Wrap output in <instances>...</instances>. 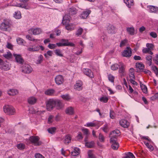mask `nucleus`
<instances>
[{"label":"nucleus","mask_w":158,"mask_h":158,"mask_svg":"<svg viewBox=\"0 0 158 158\" xmlns=\"http://www.w3.org/2000/svg\"><path fill=\"white\" fill-rule=\"evenodd\" d=\"M56 129L55 127H52L48 129V131L49 133L53 134L55 133Z\"/></svg>","instance_id":"49530a36"},{"label":"nucleus","mask_w":158,"mask_h":158,"mask_svg":"<svg viewBox=\"0 0 158 158\" xmlns=\"http://www.w3.org/2000/svg\"><path fill=\"white\" fill-rule=\"evenodd\" d=\"M3 109L4 111L7 114L13 115L15 113V109L11 106H5L3 107Z\"/></svg>","instance_id":"f03ea898"},{"label":"nucleus","mask_w":158,"mask_h":158,"mask_svg":"<svg viewBox=\"0 0 158 158\" xmlns=\"http://www.w3.org/2000/svg\"><path fill=\"white\" fill-rule=\"evenodd\" d=\"M135 66L136 67L139 68L141 71L144 68V65L141 63H136Z\"/></svg>","instance_id":"2f4dec72"},{"label":"nucleus","mask_w":158,"mask_h":158,"mask_svg":"<svg viewBox=\"0 0 158 158\" xmlns=\"http://www.w3.org/2000/svg\"><path fill=\"white\" fill-rule=\"evenodd\" d=\"M64 139V143L66 144H68L71 141L72 137L70 135L67 134L65 135Z\"/></svg>","instance_id":"a211bd4d"},{"label":"nucleus","mask_w":158,"mask_h":158,"mask_svg":"<svg viewBox=\"0 0 158 158\" xmlns=\"http://www.w3.org/2000/svg\"><path fill=\"white\" fill-rule=\"evenodd\" d=\"M120 125L124 128H127L129 126V123L127 120L122 119L119 122Z\"/></svg>","instance_id":"ddd939ff"},{"label":"nucleus","mask_w":158,"mask_h":158,"mask_svg":"<svg viewBox=\"0 0 158 158\" xmlns=\"http://www.w3.org/2000/svg\"><path fill=\"white\" fill-rule=\"evenodd\" d=\"M68 11L70 15H73L76 14L77 12L76 8L74 7H72L68 9Z\"/></svg>","instance_id":"412c9836"},{"label":"nucleus","mask_w":158,"mask_h":158,"mask_svg":"<svg viewBox=\"0 0 158 158\" xmlns=\"http://www.w3.org/2000/svg\"><path fill=\"white\" fill-rule=\"evenodd\" d=\"M88 155L89 158H95L94 155L92 154V152L90 150L88 152Z\"/></svg>","instance_id":"69168bd1"},{"label":"nucleus","mask_w":158,"mask_h":158,"mask_svg":"<svg viewBox=\"0 0 158 158\" xmlns=\"http://www.w3.org/2000/svg\"><path fill=\"white\" fill-rule=\"evenodd\" d=\"M61 41V42H65V44L66 45L65 46H70L71 47H74L75 46L74 44L72 43L69 42L68 40L62 39Z\"/></svg>","instance_id":"393cba45"},{"label":"nucleus","mask_w":158,"mask_h":158,"mask_svg":"<svg viewBox=\"0 0 158 158\" xmlns=\"http://www.w3.org/2000/svg\"><path fill=\"white\" fill-rule=\"evenodd\" d=\"M124 158H135V157L132 153L129 152L127 156Z\"/></svg>","instance_id":"3c124183"},{"label":"nucleus","mask_w":158,"mask_h":158,"mask_svg":"<svg viewBox=\"0 0 158 158\" xmlns=\"http://www.w3.org/2000/svg\"><path fill=\"white\" fill-rule=\"evenodd\" d=\"M48 46V48L51 49H53L56 47L55 44H49Z\"/></svg>","instance_id":"0e129e2a"},{"label":"nucleus","mask_w":158,"mask_h":158,"mask_svg":"<svg viewBox=\"0 0 158 158\" xmlns=\"http://www.w3.org/2000/svg\"><path fill=\"white\" fill-rule=\"evenodd\" d=\"M3 56L5 58L7 59H10L11 58L12 55L10 52H7V54H5L3 55Z\"/></svg>","instance_id":"c9c22d12"},{"label":"nucleus","mask_w":158,"mask_h":158,"mask_svg":"<svg viewBox=\"0 0 158 158\" xmlns=\"http://www.w3.org/2000/svg\"><path fill=\"white\" fill-rule=\"evenodd\" d=\"M75 25L72 24H69L65 26V28L68 30L72 31L73 30Z\"/></svg>","instance_id":"7c9ffc66"},{"label":"nucleus","mask_w":158,"mask_h":158,"mask_svg":"<svg viewBox=\"0 0 158 158\" xmlns=\"http://www.w3.org/2000/svg\"><path fill=\"white\" fill-rule=\"evenodd\" d=\"M131 54L132 51L131 48L130 47H127L123 52L122 55L123 56L129 57L131 56Z\"/></svg>","instance_id":"423d86ee"},{"label":"nucleus","mask_w":158,"mask_h":158,"mask_svg":"<svg viewBox=\"0 0 158 158\" xmlns=\"http://www.w3.org/2000/svg\"><path fill=\"white\" fill-rule=\"evenodd\" d=\"M11 25L10 21L9 19H5L0 26V29L3 31H6L7 28H9Z\"/></svg>","instance_id":"7ed1b4c3"},{"label":"nucleus","mask_w":158,"mask_h":158,"mask_svg":"<svg viewBox=\"0 0 158 158\" xmlns=\"http://www.w3.org/2000/svg\"><path fill=\"white\" fill-rule=\"evenodd\" d=\"M34 51H39L40 48L42 51H43L44 50V48L42 46H34Z\"/></svg>","instance_id":"e433bc0d"},{"label":"nucleus","mask_w":158,"mask_h":158,"mask_svg":"<svg viewBox=\"0 0 158 158\" xmlns=\"http://www.w3.org/2000/svg\"><path fill=\"white\" fill-rule=\"evenodd\" d=\"M0 68L2 70L4 71H8L10 69V66L9 64L4 62V64L0 67Z\"/></svg>","instance_id":"4be33fe9"},{"label":"nucleus","mask_w":158,"mask_h":158,"mask_svg":"<svg viewBox=\"0 0 158 158\" xmlns=\"http://www.w3.org/2000/svg\"><path fill=\"white\" fill-rule=\"evenodd\" d=\"M140 87L143 92L145 94H147L148 92L147 86L145 85L142 84L141 83H140Z\"/></svg>","instance_id":"c85d7f7f"},{"label":"nucleus","mask_w":158,"mask_h":158,"mask_svg":"<svg viewBox=\"0 0 158 158\" xmlns=\"http://www.w3.org/2000/svg\"><path fill=\"white\" fill-rule=\"evenodd\" d=\"M17 43L19 44H22L24 41V40L21 38H18L17 40Z\"/></svg>","instance_id":"bf43d9fd"},{"label":"nucleus","mask_w":158,"mask_h":158,"mask_svg":"<svg viewBox=\"0 0 158 158\" xmlns=\"http://www.w3.org/2000/svg\"><path fill=\"white\" fill-rule=\"evenodd\" d=\"M55 82L57 85L62 84L64 81V79L63 77L60 75L56 76L55 78Z\"/></svg>","instance_id":"0eeeda50"},{"label":"nucleus","mask_w":158,"mask_h":158,"mask_svg":"<svg viewBox=\"0 0 158 158\" xmlns=\"http://www.w3.org/2000/svg\"><path fill=\"white\" fill-rule=\"evenodd\" d=\"M43 56L41 54L38 57V59L36 61V63L37 64L41 63L43 61Z\"/></svg>","instance_id":"473e14b6"},{"label":"nucleus","mask_w":158,"mask_h":158,"mask_svg":"<svg viewBox=\"0 0 158 158\" xmlns=\"http://www.w3.org/2000/svg\"><path fill=\"white\" fill-rule=\"evenodd\" d=\"M40 138L37 136H31L29 138L30 143L35 146H39L42 144V142L40 141Z\"/></svg>","instance_id":"f257e3e1"},{"label":"nucleus","mask_w":158,"mask_h":158,"mask_svg":"<svg viewBox=\"0 0 158 158\" xmlns=\"http://www.w3.org/2000/svg\"><path fill=\"white\" fill-rule=\"evenodd\" d=\"M119 66V63L118 64H115L111 66V68L112 70L115 71L117 70L118 69Z\"/></svg>","instance_id":"79ce46f5"},{"label":"nucleus","mask_w":158,"mask_h":158,"mask_svg":"<svg viewBox=\"0 0 158 158\" xmlns=\"http://www.w3.org/2000/svg\"><path fill=\"white\" fill-rule=\"evenodd\" d=\"M14 17L16 19H20L21 18V13L20 11L15 12L14 15Z\"/></svg>","instance_id":"58836bf2"},{"label":"nucleus","mask_w":158,"mask_h":158,"mask_svg":"<svg viewBox=\"0 0 158 158\" xmlns=\"http://www.w3.org/2000/svg\"><path fill=\"white\" fill-rule=\"evenodd\" d=\"M14 56L15 57L16 61L20 64L23 63V60L20 55L14 54Z\"/></svg>","instance_id":"dca6fc26"},{"label":"nucleus","mask_w":158,"mask_h":158,"mask_svg":"<svg viewBox=\"0 0 158 158\" xmlns=\"http://www.w3.org/2000/svg\"><path fill=\"white\" fill-rule=\"evenodd\" d=\"M65 112L67 114L72 115L74 114L73 109L72 107H70L66 109Z\"/></svg>","instance_id":"a878e982"},{"label":"nucleus","mask_w":158,"mask_h":158,"mask_svg":"<svg viewBox=\"0 0 158 158\" xmlns=\"http://www.w3.org/2000/svg\"><path fill=\"white\" fill-rule=\"evenodd\" d=\"M8 94L10 95H14L18 93L17 90L15 89H10L8 92Z\"/></svg>","instance_id":"bb28decb"},{"label":"nucleus","mask_w":158,"mask_h":158,"mask_svg":"<svg viewBox=\"0 0 158 158\" xmlns=\"http://www.w3.org/2000/svg\"><path fill=\"white\" fill-rule=\"evenodd\" d=\"M53 116L52 115H50L48 119V123H52L53 121Z\"/></svg>","instance_id":"338daca9"},{"label":"nucleus","mask_w":158,"mask_h":158,"mask_svg":"<svg viewBox=\"0 0 158 158\" xmlns=\"http://www.w3.org/2000/svg\"><path fill=\"white\" fill-rule=\"evenodd\" d=\"M146 47L149 48L150 50H152L153 49L154 46L152 44L147 43L146 44Z\"/></svg>","instance_id":"4d7b16f0"},{"label":"nucleus","mask_w":158,"mask_h":158,"mask_svg":"<svg viewBox=\"0 0 158 158\" xmlns=\"http://www.w3.org/2000/svg\"><path fill=\"white\" fill-rule=\"evenodd\" d=\"M35 156V158H45L43 156L39 153H36Z\"/></svg>","instance_id":"e2e57ef3"},{"label":"nucleus","mask_w":158,"mask_h":158,"mask_svg":"<svg viewBox=\"0 0 158 158\" xmlns=\"http://www.w3.org/2000/svg\"><path fill=\"white\" fill-rule=\"evenodd\" d=\"M32 69L30 66L28 64H25L22 67V71L26 73H31Z\"/></svg>","instance_id":"39448f33"},{"label":"nucleus","mask_w":158,"mask_h":158,"mask_svg":"<svg viewBox=\"0 0 158 158\" xmlns=\"http://www.w3.org/2000/svg\"><path fill=\"white\" fill-rule=\"evenodd\" d=\"M82 83L81 81H77L76 84L74 85V88L77 90H80L82 89Z\"/></svg>","instance_id":"f8f14e48"},{"label":"nucleus","mask_w":158,"mask_h":158,"mask_svg":"<svg viewBox=\"0 0 158 158\" xmlns=\"http://www.w3.org/2000/svg\"><path fill=\"white\" fill-rule=\"evenodd\" d=\"M80 149L78 148H75L74 151L71 152V155L73 156L78 155L79 153Z\"/></svg>","instance_id":"cd10ccee"},{"label":"nucleus","mask_w":158,"mask_h":158,"mask_svg":"<svg viewBox=\"0 0 158 158\" xmlns=\"http://www.w3.org/2000/svg\"><path fill=\"white\" fill-rule=\"evenodd\" d=\"M83 71L85 74L91 78H94V75L91 70L86 68L84 69Z\"/></svg>","instance_id":"9d476101"},{"label":"nucleus","mask_w":158,"mask_h":158,"mask_svg":"<svg viewBox=\"0 0 158 158\" xmlns=\"http://www.w3.org/2000/svg\"><path fill=\"white\" fill-rule=\"evenodd\" d=\"M91 11L89 10H87L86 11H83L81 14V17L84 19L86 18L89 15Z\"/></svg>","instance_id":"f3484780"},{"label":"nucleus","mask_w":158,"mask_h":158,"mask_svg":"<svg viewBox=\"0 0 158 158\" xmlns=\"http://www.w3.org/2000/svg\"><path fill=\"white\" fill-rule=\"evenodd\" d=\"M99 139L101 142H103L104 141V137L101 133H100L99 134Z\"/></svg>","instance_id":"052dcab7"},{"label":"nucleus","mask_w":158,"mask_h":158,"mask_svg":"<svg viewBox=\"0 0 158 158\" xmlns=\"http://www.w3.org/2000/svg\"><path fill=\"white\" fill-rule=\"evenodd\" d=\"M53 54V52L52 51H47V53L44 54V56L46 58H48V55L49 56H52Z\"/></svg>","instance_id":"37998d69"},{"label":"nucleus","mask_w":158,"mask_h":158,"mask_svg":"<svg viewBox=\"0 0 158 158\" xmlns=\"http://www.w3.org/2000/svg\"><path fill=\"white\" fill-rule=\"evenodd\" d=\"M26 38L28 40H30L31 41H37V40H38L37 39H35L33 38H32L29 35H26Z\"/></svg>","instance_id":"6e6d98bb"},{"label":"nucleus","mask_w":158,"mask_h":158,"mask_svg":"<svg viewBox=\"0 0 158 158\" xmlns=\"http://www.w3.org/2000/svg\"><path fill=\"white\" fill-rule=\"evenodd\" d=\"M55 102V106L56 109L58 110H59L62 109L63 106V103L61 102L59 100L54 99Z\"/></svg>","instance_id":"9b49d317"},{"label":"nucleus","mask_w":158,"mask_h":158,"mask_svg":"<svg viewBox=\"0 0 158 158\" xmlns=\"http://www.w3.org/2000/svg\"><path fill=\"white\" fill-rule=\"evenodd\" d=\"M82 131L86 136H88L89 135V130L87 129L83 128L82 129Z\"/></svg>","instance_id":"603ef678"},{"label":"nucleus","mask_w":158,"mask_h":158,"mask_svg":"<svg viewBox=\"0 0 158 158\" xmlns=\"http://www.w3.org/2000/svg\"><path fill=\"white\" fill-rule=\"evenodd\" d=\"M55 53L56 55L59 56H63V55L61 53V51L59 49H56L55 50Z\"/></svg>","instance_id":"09e8293b"},{"label":"nucleus","mask_w":158,"mask_h":158,"mask_svg":"<svg viewBox=\"0 0 158 158\" xmlns=\"http://www.w3.org/2000/svg\"><path fill=\"white\" fill-rule=\"evenodd\" d=\"M102 129L103 131L106 133L107 132L109 131L108 127L107 124L104 125Z\"/></svg>","instance_id":"5fc2aeb1"},{"label":"nucleus","mask_w":158,"mask_h":158,"mask_svg":"<svg viewBox=\"0 0 158 158\" xmlns=\"http://www.w3.org/2000/svg\"><path fill=\"white\" fill-rule=\"evenodd\" d=\"M54 93V90L53 89H49L45 92V94L49 95H52Z\"/></svg>","instance_id":"ea45409f"},{"label":"nucleus","mask_w":158,"mask_h":158,"mask_svg":"<svg viewBox=\"0 0 158 158\" xmlns=\"http://www.w3.org/2000/svg\"><path fill=\"white\" fill-rule=\"evenodd\" d=\"M54 99H50L46 103L47 109L48 111L52 110L55 106Z\"/></svg>","instance_id":"20e7f679"},{"label":"nucleus","mask_w":158,"mask_h":158,"mask_svg":"<svg viewBox=\"0 0 158 158\" xmlns=\"http://www.w3.org/2000/svg\"><path fill=\"white\" fill-rule=\"evenodd\" d=\"M61 97L64 100L68 101L71 99V98L69 94L63 95H61Z\"/></svg>","instance_id":"a19ab883"},{"label":"nucleus","mask_w":158,"mask_h":158,"mask_svg":"<svg viewBox=\"0 0 158 158\" xmlns=\"http://www.w3.org/2000/svg\"><path fill=\"white\" fill-rule=\"evenodd\" d=\"M17 147L19 150H22L25 147V145L23 143L18 144L16 145Z\"/></svg>","instance_id":"c03bdc74"},{"label":"nucleus","mask_w":158,"mask_h":158,"mask_svg":"<svg viewBox=\"0 0 158 158\" xmlns=\"http://www.w3.org/2000/svg\"><path fill=\"white\" fill-rule=\"evenodd\" d=\"M146 59L149 63V65L150 66L152 64V56H148L146 57Z\"/></svg>","instance_id":"a18cd8bd"},{"label":"nucleus","mask_w":158,"mask_h":158,"mask_svg":"<svg viewBox=\"0 0 158 158\" xmlns=\"http://www.w3.org/2000/svg\"><path fill=\"white\" fill-rule=\"evenodd\" d=\"M119 72L122 74H123L125 71V66L121 62H119Z\"/></svg>","instance_id":"6ab92c4d"},{"label":"nucleus","mask_w":158,"mask_h":158,"mask_svg":"<svg viewBox=\"0 0 158 158\" xmlns=\"http://www.w3.org/2000/svg\"><path fill=\"white\" fill-rule=\"evenodd\" d=\"M157 98H158V93H156L151 97V99L152 100H154Z\"/></svg>","instance_id":"680f3d73"},{"label":"nucleus","mask_w":158,"mask_h":158,"mask_svg":"<svg viewBox=\"0 0 158 158\" xmlns=\"http://www.w3.org/2000/svg\"><path fill=\"white\" fill-rule=\"evenodd\" d=\"M110 143L112 144V148L114 150H117L119 147L118 143L114 139H112V138L110 139Z\"/></svg>","instance_id":"6e6552de"},{"label":"nucleus","mask_w":158,"mask_h":158,"mask_svg":"<svg viewBox=\"0 0 158 158\" xmlns=\"http://www.w3.org/2000/svg\"><path fill=\"white\" fill-rule=\"evenodd\" d=\"M127 32L131 35H133L134 33V29L133 27H130L127 28Z\"/></svg>","instance_id":"4c0bfd02"},{"label":"nucleus","mask_w":158,"mask_h":158,"mask_svg":"<svg viewBox=\"0 0 158 158\" xmlns=\"http://www.w3.org/2000/svg\"><path fill=\"white\" fill-rule=\"evenodd\" d=\"M107 30L108 33L113 34L115 33V28L113 25H109L107 27Z\"/></svg>","instance_id":"4468645a"},{"label":"nucleus","mask_w":158,"mask_h":158,"mask_svg":"<svg viewBox=\"0 0 158 158\" xmlns=\"http://www.w3.org/2000/svg\"><path fill=\"white\" fill-rule=\"evenodd\" d=\"M151 12H156L158 10V7L153 6H150L149 7Z\"/></svg>","instance_id":"f704fd0d"},{"label":"nucleus","mask_w":158,"mask_h":158,"mask_svg":"<svg viewBox=\"0 0 158 158\" xmlns=\"http://www.w3.org/2000/svg\"><path fill=\"white\" fill-rule=\"evenodd\" d=\"M69 20L70 17L68 15H65L63 17L62 23L64 25H65L69 22Z\"/></svg>","instance_id":"aec40b11"},{"label":"nucleus","mask_w":158,"mask_h":158,"mask_svg":"<svg viewBox=\"0 0 158 158\" xmlns=\"http://www.w3.org/2000/svg\"><path fill=\"white\" fill-rule=\"evenodd\" d=\"M83 31V29L81 28H80L77 31H76V35L78 36H79L81 35Z\"/></svg>","instance_id":"de8ad7c7"},{"label":"nucleus","mask_w":158,"mask_h":158,"mask_svg":"<svg viewBox=\"0 0 158 158\" xmlns=\"http://www.w3.org/2000/svg\"><path fill=\"white\" fill-rule=\"evenodd\" d=\"M127 40L126 39H124L122 40L120 43V47H122L124 46L127 43Z\"/></svg>","instance_id":"864d4df0"},{"label":"nucleus","mask_w":158,"mask_h":158,"mask_svg":"<svg viewBox=\"0 0 158 158\" xmlns=\"http://www.w3.org/2000/svg\"><path fill=\"white\" fill-rule=\"evenodd\" d=\"M150 35L153 38H156L157 36V34L156 33L154 32H152L150 33Z\"/></svg>","instance_id":"774afa93"},{"label":"nucleus","mask_w":158,"mask_h":158,"mask_svg":"<svg viewBox=\"0 0 158 158\" xmlns=\"http://www.w3.org/2000/svg\"><path fill=\"white\" fill-rule=\"evenodd\" d=\"M36 99L34 97H31L28 99V103L31 105L34 104L36 102Z\"/></svg>","instance_id":"b1692460"},{"label":"nucleus","mask_w":158,"mask_h":158,"mask_svg":"<svg viewBox=\"0 0 158 158\" xmlns=\"http://www.w3.org/2000/svg\"><path fill=\"white\" fill-rule=\"evenodd\" d=\"M109 80L112 82H114V77L111 74H110L108 76Z\"/></svg>","instance_id":"13d9d810"},{"label":"nucleus","mask_w":158,"mask_h":158,"mask_svg":"<svg viewBox=\"0 0 158 158\" xmlns=\"http://www.w3.org/2000/svg\"><path fill=\"white\" fill-rule=\"evenodd\" d=\"M108 98L106 97H103L100 99L101 102H103L104 103H106L108 102Z\"/></svg>","instance_id":"8fccbe9b"},{"label":"nucleus","mask_w":158,"mask_h":158,"mask_svg":"<svg viewBox=\"0 0 158 158\" xmlns=\"http://www.w3.org/2000/svg\"><path fill=\"white\" fill-rule=\"evenodd\" d=\"M19 1L20 2H23L24 4H22L21 3H19L17 4L16 5H15V6L21 7L22 8L27 9L28 8H27V5L26 3L28 1V0H19Z\"/></svg>","instance_id":"2eb2a0df"},{"label":"nucleus","mask_w":158,"mask_h":158,"mask_svg":"<svg viewBox=\"0 0 158 158\" xmlns=\"http://www.w3.org/2000/svg\"><path fill=\"white\" fill-rule=\"evenodd\" d=\"M85 145L87 148H92L94 146V142L93 141L86 142L85 143Z\"/></svg>","instance_id":"c756f323"},{"label":"nucleus","mask_w":158,"mask_h":158,"mask_svg":"<svg viewBox=\"0 0 158 158\" xmlns=\"http://www.w3.org/2000/svg\"><path fill=\"white\" fill-rule=\"evenodd\" d=\"M41 32V30L39 28L35 29L31 28L28 30V33L29 34L37 35L40 34Z\"/></svg>","instance_id":"1a4fd4ad"},{"label":"nucleus","mask_w":158,"mask_h":158,"mask_svg":"<svg viewBox=\"0 0 158 158\" xmlns=\"http://www.w3.org/2000/svg\"><path fill=\"white\" fill-rule=\"evenodd\" d=\"M143 142L150 151H153L154 150V148L152 145L149 144L146 141H144Z\"/></svg>","instance_id":"72a5a7b5"},{"label":"nucleus","mask_w":158,"mask_h":158,"mask_svg":"<svg viewBox=\"0 0 158 158\" xmlns=\"http://www.w3.org/2000/svg\"><path fill=\"white\" fill-rule=\"evenodd\" d=\"M124 2L129 8L131 7L134 4L133 0H124Z\"/></svg>","instance_id":"5701e85b"}]
</instances>
